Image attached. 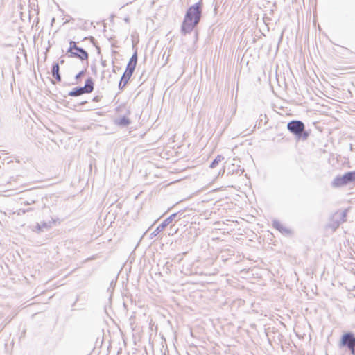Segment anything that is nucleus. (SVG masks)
Returning <instances> with one entry per match:
<instances>
[{"label": "nucleus", "mask_w": 355, "mask_h": 355, "mask_svg": "<svg viewBox=\"0 0 355 355\" xmlns=\"http://www.w3.org/2000/svg\"><path fill=\"white\" fill-rule=\"evenodd\" d=\"M201 16V4L196 3L191 6L185 15L182 29L185 33L191 32L198 24Z\"/></svg>", "instance_id": "f257e3e1"}, {"label": "nucleus", "mask_w": 355, "mask_h": 355, "mask_svg": "<svg viewBox=\"0 0 355 355\" xmlns=\"http://www.w3.org/2000/svg\"><path fill=\"white\" fill-rule=\"evenodd\" d=\"M338 347L349 355H355V334L353 331H344L340 338Z\"/></svg>", "instance_id": "f03ea898"}, {"label": "nucleus", "mask_w": 355, "mask_h": 355, "mask_svg": "<svg viewBox=\"0 0 355 355\" xmlns=\"http://www.w3.org/2000/svg\"><path fill=\"white\" fill-rule=\"evenodd\" d=\"M67 52L70 53V57L77 58L82 61H87L89 58L88 53L84 49L79 48L73 41L70 42Z\"/></svg>", "instance_id": "7ed1b4c3"}, {"label": "nucleus", "mask_w": 355, "mask_h": 355, "mask_svg": "<svg viewBox=\"0 0 355 355\" xmlns=\"http://www.w3.org/2000/svg\"><path fill=\"white\" fill-rule=\"evenodd\" d=\"M198 248L200 250L199 252V254L196 257V261H200V260H209L216 259V254L214 252V249L211 245H200L198 246Z\"/></svg>", "instance_id": "20e7f679"}, {"label": "nucleus", "mask_w": 355, "mask_h": 355, "mask_svg": "<svg viewBox=\"0 0 355 355\" xmlns=\"http://www.w3.org/2000/svg\"><path fill=\"white\" fill-rule=\"evenodd\" d=\"M94 80L92 78H89L85 81V85L83 87H77L73 89L69 93L70 96H78L84 94H89L94 90Z\"/></svg>", "instance_id": "39448f33"}, {"label": "nucleus", "mask_w": 355, "mask_h": 355, "mask_svg": "<svg viewBox=\"0 0 355 355\" xmlns=\"http://www.w3.org/2000/svg\"><path fill=\"white\" fill-rule=\"evenodd\" d=\"M355 181V171L348 172L343 175L336 177L333 182V185L336 187L344 186L349 182Z\"/></svg>", "instance_id": "423d86ee"}, {"label": "nucleus", "mask_w": 355, "mask_h": 355, "mask_svg": "<svg viewBox=\"0 0 355 355\" xmlns=\"http://www.w3.org/2000/svg\"><path fill=\"white\" fill-rule=\"evenodd\" d=\"M287 128L290 132L296 135H300L304 130V125L300 121H292L287 125Z\"/></svg>", "instance_id": "0eeeda50"}, {"label": "nucleus", "mask_w": 355, "mask_h": 355, "mask_svg": "<svg viewBox=\"0 0 355 355\" xmlns=\"http://www.w3.org/2000/svg\"><path fill=\"white\" fill-rule=\"evenodd\" d=\"M234 255V249L222 250L218 254H216V259H220L224 263H228L231 257H233Z\"/></svg>", "instance_id": "6e6552de"}, {"label": "nucleus", "mask_w": 355, "mask_h": 355, "mask_svg": "<svg viewBox=\"0 0 355 355\" xmlns=\"http://www.w3.org/2000/svg\"><path fill=\"white\" fill-rule=\"evenodd\" d=\"M272 227L284 234H288L291 232L290 227L279 220H274Z\"/></svg>", "instance_id": "1a4fd4ad"}, {"label": "nucleus", "mask_w": 355, "mask_h": 355, "mask_svg": "<svg viewBox=\"0 0 355 355\" xmlns=\"http://www.w3.org/2000/svg\"><path fill=\"white\" fill-rule=\"evenodd\" d=\"M340 250L345 254V257L350 256L353 259H355V249L351 245H340Z\"/></svg>", "instance_id": "9d476101"}, {"label": "nucleus", "mask_w": 355, "mask_h": 355, "mask_svg": "<svg viewBox=\"0 0 355 355\" xmlns=\"http://www.w3.org/2000/svg\"><path fill=\"white\" fill-rule=\"evenodd\" d=\"M132 76V73L125 71L119 84V88L120 89H123L126 86Z\"/></svg>", "instance_id": "9b49d317"}, {"label": "nucleus", "mask_w": 355, "mask_h": 355, "mask_svg": "<svg viewBox=\"0 0 355 355\" xmlns=\"http://www.w3.org/2000/svg\"><path fill=\"white\" fill-rule=\"evenodd\" d=\"M137 54L135 53L130 59L125 71L133 73V72L135 69L136 65H137Z\"/></svg>", "instance_id": "f8f14e48"}, {"label": "nucleus", "mask_w": 355, "mask_h": 355, "mask_svg": "<svg viewBox=\"0 0 355 355\" xmlns=\"http://www.w3.org/2000/svg\"><path fill=\"white\" fill-rule=\"evenodd\" d=\"M52 76L55 78V80L53 81V84H56L61 81V76L60 74V67L58 63L53 64L52 67Z\"/></svg>", "instance_id": "ddd939ff"}, {"label": "nucleus", "mask_w": 355, "mask_h": 355, "mask_svg": "<svg viewBox=\"0 0 355 355\" xmlns=\"http://www.w3.org/2000/svg\"><path fill=\"white\" fill-rule=\"evenodd\" d=\"M244 257V255L240 254L239 252H236L234 251V255L233 257H231L230 261H228V263L230 265L238 264L240 261L243 260Z\"/></svg>", "instance_id": "4468645a"}, {"label": "nucleus", "mask_w": 355, "mask_h": 355, "mask_svg": "<svg viewBox=\"0 0 355 355\" xmlns=\"http://www.w3.org/2000/svg\"><path fill=\"white\" fill-rule=\"evenodd\" d=\"M189 253H191V254L194 253V251H193V250L192 248L191 249L190 252H189V251H185V252H183L182 254H178V255H176V256L174 257L173 261H177V262H178V263H179V262H180V261H181V260L182 259L183 256H185V255H187V254H189Z\"/></svg>", "instance_id": "2eb2a0df"}, {"label": "nucleus", "mask_w": 355, "mask_h": 355, "mask_svg": "<svg viewBox=\"0 0 355 355\" xmlns=\"http://www.w3.org/2000/svg\"><path fill=\"white\" fill-rule=\"evenodd\" d=\"M223 160L224 157L222 155H218L211 164L210 167L212 168H216L218 165V164L223 162Z\"/></svg>", "instance_id": "dca6fc26"}, {"label": "nucleus", "mask_w": 355, "mask_h": 355, "mask_svg": "<svg viewBox=\"0 0 355 355\" xmlns=\"http://www.w3.org/2000/svg\"><path fill=\"white\" fill-rule=\"evenodd\" d=\"M130 119L125 116L121 118L118 121L117 124L119 125L126 126L129 125Z\"/></svg>", "instance_id": "f3484780"}, {"label": "nucleus", "mask_w": 355, "mask_h": 355, "mask_svg": "<svg viewBox=\"0 0 355 355\" xmlns=\"http://www.w3.org/2000/svg\"><path fill=\"white\" fill-rule=\"evenodd\" d=\"M173 266L171 263H170L168 261H167L165 265L164 266V270L166 273L171 272V268Z\"/></svg>", "instance_id": "a211bd4d"}, {"label": "nucleus", "mask_w": 355, "mask_h": 355, "mask_svg": "<svg viewBox=\"0 0 355 355\" xmlns=\"http://www.w3.org/2000/svg\"><path fill=\"white\" fill-rule=\"evenodd\" d=\"M98 254H95V255H92L87 259H85L83 263H87L88 261H92V260H94V259H96L98 257Z\"/></svg>", "instance_id": "6ab92c4d"}, {"label": "nucleus", "mask_w": 355, "mask_h": 355, "mask_svg": "<svg viewBox=\"0 0 355 355\" xmlns=\"http://www.w3.org/2000/svg\"><path fill=\"white\" fill-rule=\"evenodd\" d=\"M250 269L243 268L240 270V272L243 275H246L249 272Z\"/></svg>", "instance_id": "aec40b11"}, {"label": "nucleus", "mask_w": 355, "mask_h": 355, "mask_svg": "<svg viewBox=\"0 0 355 355\" xmlns=\"http://www.w3.org/2000/svg\"><path fill=\"white\" fill-rule=\"evenodd\" d=\"M101 98L99 96H95L94 98H93V101H95V102H98L100 101Z\"/></svg>", "instance_id": "412c9836"}, {"label": "nucleus", "mask_w": 355, "mask_h": 355, "mask_svg": "<svg viewBox=\"0 0 355 355\" xmlns=\"http://www.w3.org/2000/svg\"><path fill=\"white\" fill-rule=\"evenodd\" d=\"M83 73V71L79 73V74L77 75L76 78H78V77L81 76Z\"/></svg>", "instance_id": "4be33fe9"}, {"label": "nucleus", "mask_w": 355, "mask_h": 355, "mask_svg": "<svg viewBox=\"0 0 355 355\" xmlns=\"http://www.w3.org/2000/svg\"><path fill=\"white\" fill-rule=\"evenodd\" d=\"M113 285H114V281L112 280V281L110 282V286H112Z\"/></svg>", "instance_id": "5701e85b"}, {"label": "nucleus", "mask_w": 355, "mask_h": 355, "mask_svg": "<svg viewBox=\"0 0 355 355\" xmlns=\"http://www.w3.org/2000/svg\"><path fill=\"white\" fill-rule=\"evenodd\" d=\"M78 300V298L77 297V298H76V302H74V304H72V306H73H73H75V304H76V302H77Z\"/></svg>", "instance_id": "b1692460"}, {"label": "nucleus", "mask_w": 355, "mask_h": 355, "mask_svg": "<svg viewBox=\"0 0 355 355\" xmlns=\"http://www.w3.org/2000/svg\"><path fill=\"white\" fill-rule=\"evenodd\" d=\"M304 135L305 138H306L308 137V134L307 133H304Z\"/></svg>", "instance_id": "393cba45"}, {"label": "nucleus", "mask_w": 355, "mask_h": 355, "mask_svg": "<svg viewBox=\"0 0 355 355\" xmlns=\"http://www.w3.org/2000/svg\"><path fill=\"white\" fill-rule=\"evenodd\" d=\"M198 246H199V245H197V247H198V252H200V250L198 248ZM195 252H197V250H195Z\"/></svg>", "instance_id": "a878e982"}, {"label": "nucleus", "mask_w": 355, "mask_h": 355, "mask_svg": "<svg viewBox=\"0 0 355 355\" xmlns=\"http://www.w3.org/2000/svg\"><path fill=\"white\" fill-rule=\"evenodd\" d=\"M351 272L354 274V272H355V269L352 268V269L351 270Z\"/></svg>", "instance_id": "bb28decb"}]
</instances>
